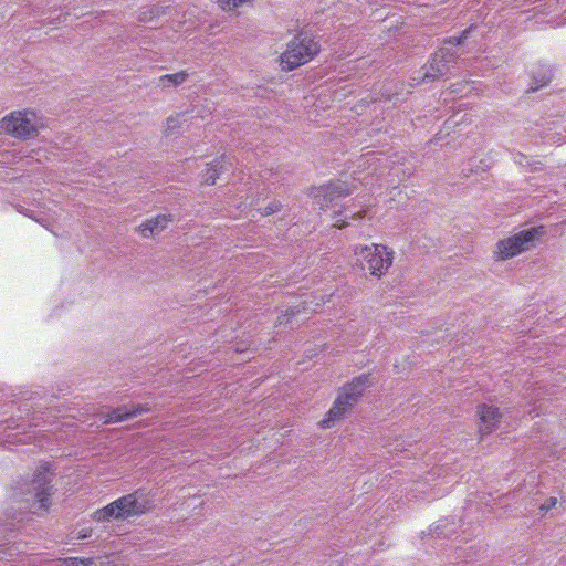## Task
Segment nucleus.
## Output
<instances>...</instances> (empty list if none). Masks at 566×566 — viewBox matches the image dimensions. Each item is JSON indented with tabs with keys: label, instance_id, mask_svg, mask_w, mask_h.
Instances as JSON below:
<instances>
[{
	"label": "nucleus",
	"instance_id": "f257e3e1",
	"mask_svg": "<svg viewBox=\"0 0 566 566\" xmlns=\"http://www.w3.org/2000/svg\"><path fill=\"white\" fill-rule=\"evenodd\" d=\"M154 507V501L144 490L138 489L94 511L91 517L96 523L126 521L145 515L151 512Z\"/></svg>",
	"mask_w": 566,
	"mask_h": 566
},
{
	"label": "nucleus",
	"instance_id": "f03ea898",
	"mask_svg": "<svg viewBox=\"0 0 566 566\" xmlns=\"http://www.w3.org/2000/svg\"><path fill=\"white\" fill-rule=\"evenodd\" d=\"M369 385V375H360L342 386L332 407L318 422L319 428L329 429L334 427L336 422L344 419L356 406Z\"/></svg>",
	"mask_w": 566,
	"mask_h": 566
},
{
	"label": "nucleus",
	"instance_id": "7ed1b4c3",
	"mask_svg": "<svg viewBox=\"0 0 566 566\" xmlns=\"http://www.w3.org/2000/svg\"><path fill=\"white\" fill-rule=\"evenodd\" d=\"M353 253L356 265L377 279L382 277L394 262V251L384 244H356Z\"/></svg>",
	"mask_w": 566,
	"mask_h": 566
},
{
	"label": "nucleus",
	"instance_id": "20e7f679",
	"mask_svg": "<svg viewBox=\"0 0 566 566\" xmlns=\"http://www.w3.org/2000/svg\"><path fill=\"white\" fill-rule=\"evenodd\" d=\"M321 51L319 42L306 32H298L287 44L280 60L285 71L311 62Z\"/></svg>",
	"mask_w": 566,
	"mask_h": 566
},
{
	"label": "nucleus",
	"instance_id": "39448f33",
	"mask_svg": "<svg viewBox=\"0 0 566 566\" xmlns=\"http://www.w3.org/2000/svg\"><path fill=\"white\" fill-rule=\"evenodd\" d=\"M41 127V118L32 109L13 111L0 120V133L18 139L36 136Z\"/></svg>",
	"mask_w": 566,
	"mask_h": 566
},
{
	"label": "nucleus",
	"instance_id": "423d86ee",
	"mask_svg": "<svg viewBox=\"0 0 566 566\" xmlns=\"http://www.w3.org/2000/svg\"><path fill=\"white\" fill-rule=\"evenodd\" d=\"M545 233L544 227H532L522 230L507 239L497 242V259L513 258L534 247V242Z\"/></svg>",
	"mask_w": 566,
	"mask_h": 566
},
{
	"label": "nucleus",
	"instance_id": "0eeeda50",
	"mask_svg": "<svg viewBox=\"0 0 566 566\" xmlns=\"http://www.w3.org/2000/svg\"><path fill=\"white\" fill-rule=\"evenodd\" d=\"M352 191L353 188L346 181L337 180L321 187H312L308 196L313 199L314 205L324 210L337 199L349 196Z\"/></svg>",
	"mask_w": 566,
	"mask_h": 566
},
{
	"label": "nucleus",
	"instance_id": "6e6552de",
	"mask_svg": "<svg viewBox=\"0 0 566 566\" xmlns=\"http://www.w3.org/2000/svg\"><path fill=\"white\" fill-rule=\"evenodd\" d=\"M32 485L33 490L35 491V497L40 503V509L46 512L51 505L50 496L53 489L51 468L49 463H44L40 467L39 471L33 478Z\"/></svg>",
	"mask_w": 566,
	"mask_h": 566
},
{
	"label": "nucleus",
	"instance_id": "1a4fd4ad",
	"mask_svg": "<svg viewBox=\"0 0 566 566\" xmlns=\"http://www.w3.org/2000/svg\"><path fill=\"white\" fill-rule=\"evenodd\" d=\"M497 0L503 6H513L514 8L522 9L523 11H534L535 14H549L557 12L558 9L566 7V0Z\"/></svg>",
	"mask_w": 566,
	"mask_h": 566
},
{
	"label": "nucleus",
	"instance_id": "9d476101",
	"mask_svg": "<svg viewBox=\"0 0 566 566\" xmlns=\"http://www.w3.org/2000/svg\"><path fill=\"white\" fill-rule=\"evenodd\" d=\"M554 72L555 70L551 64L537 63L533 65L530 71V84L527 92L534 93L549 85L553 81Z\"/></svg>",
	"mask_w": 566,
	"mask_h": 566
},
{
	"label": "nucleus",
	"instance_id": "9b49d317",
	"mask_svg": "<svg viewBox=\"0 0 566 566\" xmlns=\"http://www.w3.org/2000/svg\"><path fill=\"white\" fill-rule=\"evenodd\" d=\"M476 427L480 439L492 434L495 429V408L492 405L482 403L476 408Z\"/></svg>",
	"mask_w": 566,
	"mask_h": 566
},
{
	"label": "nucleus",
	"instance_id": "f8f14e48",
	"mask_svg": "<svg viewBox=\"0 0 566 566\" xmlns=\"http://www.w3.org/2000/svg\"><path fill=\"white\" fill-rule=\"evenodd\" d=\"M468 32L469 30H465L460 36H451L444 40V45L433 53V61L446 63L448 67L451 63H454L457 55L452 48L461 45L467 38Z\"/></svg>",
	"mask_w": 566,
	"mask_h": 566
},
{
	"label": "nucleus",
	"instance_id": "ddd939ff",
	"mask_svg": "<svg viewBox=\"0 0 566 566\" xmlns=\"http://www.w3.org/2000/svg\"><path fill=\"white\" fill-rule=\"evenodd\" d=\"M171 221L170 214H158L140 224L138 232L143 238H150L164 231Z\"/></svg>",
	"mask_w": 566,
	"mask_h": 566
},
{
	"label": "nucleus",
	"instance_id": "4468645a",
	"mask_svg": "<svg viewBox=\"0 0 566 566\" xmlns=\"http://www.w3.org/2000/svg\"><path fill=\"white\" fill-rule=\"evenodd\" d=\"M227 158L224 155L214 158L211 163L206 165L205 170L201 172V184L207 186L216 185L218 178L226 170Z\"/></svg>",
	"mask_w": 566,
	"mask_h": 566
},
{
	"label": "nucleus",
	"instance_id": "2eb2a0df",
	"mask_svg": "<svg viewBox=\"0 0 566 566\" xmlns=\"http://www.w3.org/2000/svg\"><path fill=\"white\" fill-rule=\"evenodd\" d=\"M149 410H150V408L147 405H145V406L136 405V406H132L130 408L120 407V408L113 410L112 413L107 415V417L105 419V423L120 422V421H124L132 417H135L137 415H140L143 412H148Z\"/></svg>",
	"mask_w": 566,
	"mask_h": 566
},
{
	"label": "nucleus",
	"instance_id": "dca6fc26",
	"mask_svg": "<svg viewBox=\"0 0 566 566\" xmlns=\"http://www.w3.org/2000/svg\"><path fill=\"white\" fill-rule=\"evenodd\" d=\"M423 80H437L443 75H446L449 71L446 63H439V61H433V55L430 61L423 66Z\"/></svg>",
	"mask_w": 566,
	"mask_h": 566
},
{
	"label": "nucleus",
	"instance_id": "f3484780",
	"mask_svg": "<svg viewBox=\"0 0 566 566\" xmlns=\"http://www.w3.org/2000/svg\"><path fill=\"white\" fill-rule=\"evenodd\" d=\"M254 0H217V4L222 11L230 12L245 4H250Z\"/></svg>",
	"mask_w": 566,
	"mask_h": 566
},
{
	"label": "nucleus",
	"instance_id": "a211bd4d",
	"mask_svg": "<svg viewBox=\"0 0 566 566\" xmlns=\"http://www.w3.org/2000/svg\"><path fill=\"white\" fill-rule=\"evenodd\" d=\"M97 566H127V562L119 555H107L96 558Z\"/></svg>",
	"mask_w": 566,
	"mask_h": 566
},
{
	"label": "nucleus",
	"instance_id": "6ab92c4d",
	"mask_svg": "<svg viewBox=\"0 0 566 566\" xmlns=\"http://www.w3.org/2000/svg\"><path fill=\"white\" fill-rule=\"evenodd\" d=\"M188 77V74L186 71H180L174 74H166L163 75L159 81L165 86L166 83L178 85L184 83Z\"/></svg>",
	"mask_w": 566,
	"mask_h": 566
},
{
	"label": "nucleus",
	"instance_id": "aec40b11",
	"mask_svg": "<svg viewBox=\"0 0 566 566\" xmlns=\"http://www.w3.org/2000/svg\"><path fill=\"white\" fill-rule=\"evenodd\" d=\"M63 566H97L96 558L69 557L62 560Z\"/></svg>",
	"mask_w": 566,
	"mask_h": 566
},
{
	"label": "nucleus",
	"instance_id": "412c9836",
	"mask_svg": "<svg viewBox=\"0 0 566 566\" xmlns=\"http://www.w3.org/2000/svg\"><path fill=\"white\" fill-rule=\"evenodd\" d=\"M180 114H176L174 116H169L166 120V128H165V135L172 134L177 129L180 128L181 122H180Z\"/></svg>",
	"mask_w": 566,
	"mask_h": 566
},
{
	"label": "nucleus",
	"instance_id": "4be33fe9",
	"mask_svg": "<svg viewBox=\"0 0 566 566\" xmlns=\"http://www.w3.org/2000/svg\"><path fill=\"white\" fill-rule=\"evenodd\" d=\"M282 208V205L279 201H273L269 203L263 211L261 212L262 216H271L276 212H279Z\"/></svg>",
	"mask_w": 566,
	"mask_h": 566
},
{
	"label": "nucleus",
	"instance_id": "5701e85b",
	"mask_svg": "<svg viewBox=\"0 0 566 566\" xmlns=\"http://www.w3.org/2000/svg\"><path fill=\"white\" fill-rule=\"evenodd\" d=\"M340 211H335L333 213V227L337 229H343L349 224V221L343 220Z\"/></svg>",
	"mask_w": 566,
	"mask_h": 566
},
{
	"label": "nucleus",
	"instance_id": "b1692460",
	"mask_svg": "<svg viewBox=\"0 0 566 566\" xmlns=\"http://www.w3.org/2000/svg\"><path fill=\"white\" fill-rule=\"evenodd\" d=\"M557 504V499L552 496L549 499H547L543 504H541L539 506V511L542 514H545L547 513L549 510H552L553 507H555Z\"/></svg>",
	"mask_w": 566,
	"mask_h": 566
},
{
	"label": "nucleus",
	"instance_id": "393cba45",
	"mask_svg": "<svg viewBox=\"0 0 566 566\" xmlns=\"http://www.w3.org/2000/svg\"><path fill=\"white\" fill-rule=\"evenodd\" d=\"M365 213H366V211L361 210V211H358V212L353 213L350 216H347L346 219H348V220H358V219L364 218Z\"/></svg>",
	"mask_w": 566,
	"mask_h": 566
},
{
	"label": "nucleus",
	"instance_id": "a878e982",
	"mask_svg": "<svg viewBox=\"0 0 566 566\" xmlns=\"http://www.w3.org/2000/svg\"><path fill=\"white\" fill-rule=\"evenodd\" d=\"M294 314H295L294 310H291V313H290V314H287V313H286L285 315H282V316H280V317L277 318V319H279V323H280V324L287 323V319H285V316H287V315H294Z\"/></svg>",
	"mask_w": 566,
	"mask_h": 566
},
{
	"label": "nucleus",
	"instance_id": "bb28decb",
	"mask_svg": "<svg viewBox=\"0 0 566 566\" xmlns=\"http://www.w3.org/2000/svg\"><path fill=\"white\" fill-rule=\"evenodd\" d=\"M518 157H520L518 164L524 165L523 160H526V157L524 155H518Z\"/></svg>",
	"mask_w": 566,
	"mask_h": 566
},
{
	"label": "nucleus",
	"instance_id": "cd10ccee",
	"mask_svg": "<svg viewBox=\"0 0 566 566\" xmlns=\"http://www.w3.org/2000/svg\"><path fill=\"white\" fill-rule=\"evenodd\" d=\"M566 139L565 138H558V143H564Z\"/></svg>",
	"mask_w": 566,
	"mask_h": 566
},
{
	"label": "nucleus",
	"instance_id": "c85d7f7f",
	"mask_svg": "<svg viewBox=\"0 0 566 566\" xmlns=\"http://www.w3.org/2000/svg\"><path fill=\"white\" fill-rule=\"evenodd\" d=\"M496 417L500 418V413H496ZM500 423V419H497V424Z\"/></svg>",
	"mask_w": 566,
	"mask_h": 566
}]
</instances>
